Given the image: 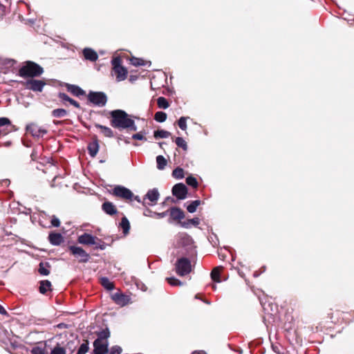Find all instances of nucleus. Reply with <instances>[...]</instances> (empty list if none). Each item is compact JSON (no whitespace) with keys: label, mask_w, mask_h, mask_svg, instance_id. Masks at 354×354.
Returning a JSON list of instances; mask_svg holds the SVG:
<instances>
[{"label":"nucleus","mask_w":354,"mask_h":354,"mask_svg":"<svg viewBox=\"0 0 354 354\" xmlns=\"http://www.w3.org/2000/svg\"><path fill=\"white\" fill-rule=\"evenodd\" d=\"M187 189L183 183H178L172 188V194L178 199L183 200L187 196Z\"/></svg>","instance_id":"nucleus-9"},{"label":"nucleus","mask_w":354,"mask_h":354,"mask_svg":"<svg viewBox=\"0 0 354 354\" xmlns=\"http://www.w3.org/2000/svg\"><path fill=\"white\" fill-rule=\"evenodd\" d=\"M51 283L48 280H43L40 281L39 292L41 294H45L48 290H50Z\"/></svg>","instance_id":"nucleus-26"},{"label":"nucleus","mask_w":354,"mask_h":354,"mask_svg":"<svg viewBox=\"0 0 354 354\" xmlns=\"http://www.w3.org/2000/svg\"><path fill=\"white\" fill-rule=\"evenodd\" d=\"M177 245L190 250L193 247L192 238L186 233H180L176 238Z\"/></svg>","instance_id":"nucleus-7"},{"label":"nucleus","mask_w":354,"mask_h":354,"mask_svg":"<svg viewBox=\"0 0 354 354\" xmlns=\"http://www.w3.org/2000/svg\"><path fill=\"white\" fill-rule=\"evenodd\" d=\"M200 223V219L198 218H191V219H188L187 221H184L183 223H182V226L185 227V228H188L190 227V225H194V226H197Z\"/></svg>","instance_id":"nucleus-27"},{"label":"nucleus","mask_w":354,"mask_h":354,"mask_svg":"<svg viewBox=\"0 0 354 354\" xmlns=\"http://www.w3.org/2000/svg\"><path fill=\"white\" fill-rule=\"evenodd\" d=\"M0 314L1 315H6V310L4 309V308L0 305Z\"/></svg>","instance_id":"nucleus-53"},{"label":"nucleus","mask_w":354,"mask_h":354,"mask_svg":"<svg viewBox=\"0 0 354 354\" xmlns=\"http://www.w3.org/2000/svg\"><path fill=\"white\" fill-rule=\"evenodd\" d=\"M170 199H171L170 197H167V198H166V201H169V200H170Z\"/></svg>","instance_id":"nucleus-56"},{"label":"nucleus","mask_w":354,"mask_h":354,"mask_svg":"<svg viewBox=\"0 0 354 354\" xmlns=\"http://www.w3.org/2000/svg\"><path fill=\"white\" fill-rule=\"evenodd\" d=\"M170 136V133L165 130H157L154 131L155 138H167Z\"/></svg>","instance_id":"nucleus-32"},{"label":"nucleus","mask_w":354,"mask_h":354,"mask_svg":"<svg viewBox=\"0 0 354 354\" xmlns=\"http://www.w3.org/2000/svg\"><path fill=\"white\" fill-rule=\"evenodd\" d=\"M110 336V333L108 329L103 330L97 334V338L100 339L101 342H107L106 339Z\"/></svg>","instance_id":"nucleus-36"},{"label":"nucleus","mask_w":354,"mask_h":354,"mask_svg":"<svg viewBox=\"0 0 354 354\" xmlns=\"http://www.w3.org/2000/svg\"><path fill=\"white\" fill-rule=\"evenodd\" d=\"M44 73V69L39 64L33 62H27L19 71V76L22 77H38Z\"/></svg>","instance_id":"nucleus-2"},{"label":"nucleus","mask_w":354,"mask_h":354,"mask_svg":"<svg viewBox=\"0 0 354 354\" xmlns=\"http://www.w3.org/2000/svg\"><path fill=\"white\" fill-rule=\"evenodd\" d=\"M154 119L158 122H163L167 119V114L162 111H158L154 115Z\"/></svg>","instance_id":"nucleus-38"},{"label":"nucleus","mask_w":354,"mask_h":354,"mask_svg":"<svg viewBox=\"0 0 354 354\" xmlns=\"http://www.w3.org/2000/svg\"><path fill=\"white\" fill-rule=\"evenodd\" d=\"M157 104L160 109H167L169 106L168 101L164 97H159L157 99Z\"/></svg>","instance_id":"nucleus-33"},{"label":"nucleus","mask_w":354,"mask_h":354,"mask_svg":"<svg viewBox=\"0 0 354 354\" xmlns=\"http://www.w3.org/2000/svg\"><path fill=\"white\" fill-rule=\"evenodd\" d=\"M135 198V200H136V201H137L138 202H140V199L139 196H135V198Z\"/></svg>","instance_id":"nucleus-55"},{"label":"nucleus","mask_w":354,"mask_h":354,"mask_svg":"<svg viewBox=\"0 0 354 354\" xmlns=\"http://www.w3.org/2000/svg\"><path fill=\"white\" fill-rule=\"evenodd\" d=\"M27 132L30 133L33 137L40 138L46 134L48 131L46 128L39 126L37 124L32 123L26 126Z\"/></svg>","instance_id":"nucleus-6"},{"label":"nucleus","mask_w":354,"mask_h":354,"mask_svg":"<svg viewBox=\"0 0 354 354\" xmlns=\"http://www.w3.org/2000/svg\"><path fill=\"white\" fill-rule=\"evenodd\" d=\"M46 83L42 80L31 79L26 82L27 88L36 92H41Z\"/></svg>","instance_id":"nucleus-10"},{"label":"nucleus","mask_w":354,"mask_h":354,"mask_svg":"<svg viewBox=\"0 0 354 354\" xmlns=\"http://www.w3.org/2000/svg\"><path fill=\"white\" fill-rule=\"evenodd\" d=\"M50 354H66V349L57 344L50 351Z\"/></svg>","instance_id":"nucleus-37"},{"label":"nucleus","mask_w":354,"mask_h":354,"mask_svg":"<svg viewBox=\"0 0 354 354\" xmlns=\"http://www.w3.org/2000/svg\"><path fill=\"white\" fill-rule=\"evenodd\" d=\"M111 64L113 65V69L120 67L122 66L121 59L119 57H114L111 61Z\"/></svg>","instance_id":"nucleus-47"},{"label":"nucleus","mask_w":354,"mask_h":354,"mask_svg":"<svg viewBox=\"0 0 354 354\" xmlns=\"http://www.w3.org/2000/svg\"><path fill=\"white\" fill-rule=\"evenodd\" d=\"M88 341H86L80 345L77 354H86L88 352Z\"/></svg>","instance_id":"nucleus-42"},{"label":"nucleus","mask_w":354,"mask_h":354,"mask_svg":"<svg viewBox=\"0 0 354 354\" xmlns=\"http://www.w3.org/2000/svg\"><path fill=\"white\" fill-rule=\"evenodd\" d=\"M55 124H59V123H60V122H59V121H57V122H55Z\"/></svg>","instance_id":"nucleus-58"},{"label":"nucleus","mask_w":354,"mask_h":354,"mask_svg":"<svg viewBox=\"0 0 354 354\" xmlns=\"http://www.w3.org/2000/svg\"><path fill=\"white\" fill-rule=\"evenodd\" d=\"M46 343H40L39 345L34 346L32 350V354H48V351L46 349Z\"/></svg>","instance_id":"nucleus-23"},{"label":"nucleus","mask_w":354,"mask_h":354,"mask_svg":"<svg viewBox=\"0 0 354 354\" xmlns=\"http://www.w3.org/2000/svg\"><path fill=\"white\" fill-rule=\"evenodd\" d=\"M111 298L118 305L121 306L127 305L131 299L129 296L120 292H115L113 294Z\"/></svg>","instance_id":"nucleus-13"},{"label":"nucleus","mask_w":354,"mask_h":354,"mask_svg":"<svg viewBox=\"0 0 354 354\" xmlns=\"http://www.w3.org/2000/svg\"><path fill=\"white\" fill-rule=\"evenodd\" d=\"M122 349L119 346H114L111 347L109 354H121Z\"/></svg>","instance_id":"nucleus-48"},{"label":"nucleus","mask_w":354,"mask_h":354,"mask_svg":"<svg viewBox=\"0 0 354 354\" xmlns=\"http://www.w3.org/2000/svg\"><path fill=\"white\" fill-rule=\"evenodd\" d=\"M88 153L91 157H95L99 151V145L97 140L90 143L88 146Z\"/></svg>","instance_id":"nucleus-22"},{"label":"nucleus","mask_w":354,"mask_h":354,"mask_svg":"<svg viewBox=\"0 0 354 354\" xmlns=\"http://www.w3.org/2000/svg\"><path fill=\"white\" fill-rule=\"evenodd\" d=\"M111 117V125L119 129H129L136 131L137 127L133 120L123 110L117 109L110 112Z\"/></svg>","instance_id":"nucleus-1"},{"label":"nucleus","mask_w":354,"mask_h":354,"mask_svg":"<svg viewBox=\"0 0 354 354\" xmlns=\"http://www.w3.org/2000/svg\"><path fill=\"white\" fill-rule=\"evenodd\" d=\"M192 271V265L187 258H180L176 263V272L180 276H185Z\"/></svg>","instance_id":"nucleus-3"},{"label":"nucleus","mask_w":354,"mask_h":354,"mask_svg":"<svg viewBox=\"0 0 354 354\" xmlns=\"http://www.w3.org/2000/svg\"><path fill=\"white\" fill-rule=\"evenodd\" d=\"M68 249L75 257L79 259L80 262L86 263L88 261L89 254L81 247L71 245Z\"/></svg>","instance_id":"nucleus-5"},{"label":"nucleus","mask_w":354,"mask_h":354,"mask_svg":"<svg viewBox=\"0 0 354 354\" xmlns=\"http://www.w3.org/2000/svg\"><path fill=\"white\" fill-rule=\"evenodd\" d=\"M95 127L100 129L101 130L102 133H103L106 137L112 138L113 136V131L108 127L103 126L99 124H95Z\"/></svg>","instance_id":"nucleus-25"},{"label":"nucleus","mask_w":354,"mask_h":354,"mask_svg":"<svg viewBox=\"0 0 354 354\" xmlns=\"http://www.w3.org/2000/svg\"><path fill=\"white\" fill-rule=\"evenodd\" d=\"M159 196L160 194L157 189L154 188L149 190L143 198V205H146V199H148L151 202V203H148L149 205H155L159 198Z\"/></svg>","instance_id":"nucleus-12"},{"label":"nucleus","mask_w":354,"mask_h":354,"mask_svg":"<svg viewBox=\"0 0 354 354\" xmlns=\"http://www.w3.org/2000/svg\"><path fill=\"white\" fill-rule=\"evenodd\" d=\"M157 168L162 170L167 165V161L162 156H158L156 157Z\"/></svg>","instance_id":"nucleus-30"},{"label":"nucleus","mask_w":354,"mask_h":354,"mask_svg":"<svg viewBox=\"0 0 354 354\" xmlns=\"http://www.w3.org/2000/svg\"><path fill=\"white\" fill-rule=\"evenodd\" d=\"M50 267L48 262H41L39 265L38 272L41 275L48 276L50 274Z\"/></svg>","instance_id":"nucleus-21"},{"label":"nucleus","mask_w":354,"mask_h":354,"mask_svg":"<svg viewBox=\"0 0 354 354\" xmlns=\"http://www.w3.org/2000/svg\"><path fill=\"white\" fill-rule=\"evenodd\" d=\"M67 91L76 97L84 95L85 92L80 87L73 84H66Z\"/></svg>","instance_id":"nucleus-17"},{"label":"nucleus","mask_w":354,"mask_h":354,"mask_svg":"<svg viewBox=\"0 0 354 354\" xmlns=\"http://www.w3.org/2000/svg\"><path fill=\"white\" fill-rule=\"evenodd\" d=\"M113 71L116 74V80L118 82L123 81L127 78V70L124 67H117L114 68Z\"/></svg>","instance_id":"nucleus-19"},{"label":"nucleus","mask_w":354,"mask_h":354,"mask_svg":"<svg viewBox=\"0 0 354 354\" xmlns=\"http://www.w3.org/2000/svg\"><path fill=\"white\" fill-rule=\"evenodd\" d=\"M131 64L135 66H145V61L140 58L132 57L130 59Z\"/></svg>","instance_id":"nucleus-44"},{"label":"nucleus","mask_w":354,"mask_h":354,"mask_svg":"<svg viewBox=\"0 0 354 354\" xmlns=\"http://www.w3.org/2000/svg\"><path fill=\"white\" fill-rule=\"evenodd\" d=\"M162 144H163V142H160L159 145L161 147V146H162Z\"/></svg>","instance_id":"nucleus-57"},{"label":"nucleus","mask_w":354,"mask_h":354,"mask_svg":"<svg viewBox=\"0 0 354 354\" xmlns=\"http://www.w3.org/2000/svg\"><path fill=\"white\" fill-rule=\"evenodd\" d=\"M93 245H95V248L100 249L101 250H103L106 248V243L97 237V240L95 241V243Z\"/></svg>","instance_id":"nucleus-45"},{"label":"nucleus","mask_w":354,"mask_h":354,"mask_svg":"<svg viewBox=\"0 0 354 354\" xmlns=\"http://www.w3.org/2000/svg\"><path fill=\"white\" fill-rule=\"evenodd\" d=\"M49 242L53 245H59L64 241V237L60 233L50 232L48 235Z\"/></svg>","instance_id":"nucleus-15"},{"label":"nucleus","mask_w":354,"mask_h":354,"mask_svg":"<svg viewBox=\"0 0 354 354\" xmlns=\"http://www.w3.org/2000/svg\"><path fill=\"white\" fill-rule=\"evenodd\" d=\"M153 214H156L159 218H163V217H165L167 215V212H162V213H156V212H154Z\"/></svg>","instance_id":"nucleus-52"},{"label":"nucleus","mask_w":354,"mask_h":354,"mask_svg":"<svg viewBox=\"0 0 354 354\" xmlns=\"http://www.w3.org/2000/svg\"><path fill=\"white\" fill-rule=\"evenodd\" d=\"M192 354H205V352L203 351H195Z\"/></svg>","instance_id":"nucleus-54"},{"label":"nucleus","mask_w":354,"mask_h":354,"mask_svg":"<svg viewBox=\"0 0 354 354\" xmlns=\"http://www.w3.org/2000/svg\"><path fill=\"white\" fill-rule=\"evenodd\" d=\"M189 117H180L178 121V127L183 131H185L187 129V120L189 119Z\"/></svg>","instance_id":"nucleus-40"},{"label":"nucleus","mask_w":354,"mask_h":354,"mask_svg":"<svg viewBox=\"0 0 354 354\" xmlns=\"http://www.w3.org/2000/svg\"><path fill=\"white\" fill-rule=\"evenodd\" d=\"M200 205L201 201L199 200L194 201L187 207V209L189 213H194L196 212L197 207Z\"/></svg>","instance_id":"nucleus-35"},{"label":"nucleus","mask_w":354,"mask_h":354,"mask_svg":"<svg viewBox=\"0 0 354 354\" xmlns=\"http://www.w3.org/2000/svg\"><path fill=\"white\" fill-rule=\"evenodd\" d=\"M120 226L123 230L124 234H127L129 233L130 230V223L127 217H123L121 220Z\"/></svg>","instance_id":"nucleus-31"},{"label":"nucleus","mask_w":354,"mask_h":354,"mask_svg":"<svg viewBox=\"0 0 354 354\" xmlns=\"http://www.w3.org/2000/svg\"><path fill=\"white\" fill-rule=\"evenodd\" d=\"M88 100L95 106H104L106 102L107 97L103 92L91 91L88 95Z\"/></svg>","instance_id":"nucleus-4"},{"label":"nucleus","mask_w":354,"mask_h":354,"mask_svg":"<svg viewBox=\"0 0 354 354\" xmlns=\"http://www.w3.org/2000/svg\"><path fill=\"white\" fill-rule=\"evenodd\" d=\"M58 96H59V99H61L63 101L68 102L71 104H72L75 107H76V108L80 107V104L77 101H75L73 99L68 97L66 93H59Z\"/></svg>","instance_id":"nucleus-24"},{"label":"nucleus","mask_w":354,"mask_h":354,"mask_svg":"<svg viewBox=\"0 0 354 354\" xmlns=\"http://www.w3.org/2000/svg\"><path fill=\"white\" fill-rule=\"evenodd\" d=\"M67 111L64 109H56L51 113L52 116L57 118H64L67 115Z\"/></svg>","instance_id":"nucleus-29"},{"label":"nucleus","mask_w":354,"mask_h":354,"mask_svg":"<svg viewBox=\"0 0 354 354\" xmlns=\"http://www.w3.org/2000/svg\"><path fill=\"white\" fill-rule=\"evenodd\" d=\"M171 217L174 220H180L184 218V212L178 207H171L170 209Z\"/></svg>","instance_id":"nucleus-20"},{"label":"nucleus","mask_w":354,"mask_h":354,"mask_svg":"<svg viewBox=\"0 0 354 354\" xmlns=\"http://www.w3.org/2000/svg\"><path fill=\"white\" fill-rule=\"evenodd\" d=\"M186 183L188 185L192 186L194 188H196L198 187V181L196 178L193 176H188L186 178Z\"/></svg>","instance_id":"nucleus-43"},{"label":"nucleus","mask_w":354,"mask_h":354,"mask_svg":"<svg viewBox=\"0 0 354 354\" xmlns=\"http://www.w3.org/2000/svg\"><path fill=\"white\" fill-rule=\"evenodd\" d=\"M167 281L171 286H182L183 283L175 277H168Z\"/></svg>","instance_id":"nucleus-46"},{"label":"nucleus","mask_w":354,"mask_h":354,"mask_svg":"<svg viewBox=\"0 0 354 354\" xmlns=\"http://www.w3.org/2000/svg\"><path fill=\"white\" fill-rule=\"evenodd\" d=\"M102 286L108 290H111L114 288L113 283L107 278L102 277L100 279Z\"/></svg>","instance_id":"nucleus-28"},{"label":"nucleus","mask_w":354,"mask_h":354,"mask_svg":"<svg viewBox=\"0 0 354 354\" xmlns=\"http://www.w3.org/2000/svg\"><path fill=\"white\" fill-rule=\"evenodd\" d=\"M102 210L109 215H114L117 213L115 206L111 202H104L102 205Z\"/></svg>","instance_id":"nucleus-18"},{"label":"nucleus","mask_w":354,"mask_h":354,"mask_svg":"<svg viewBox=\"0 0 354 354\" xmlns=\"http://www.w3.org/2000/svg\"><path fill=\"white\" fill-rule=\"evenodd\" d=\"M172 176L176 179H182L184 177V171L183 169L177 167L173 170Z\"/></svg>","instance_id":"nucleus-39"},{"label":"nucleus","mask_w":354,"mask_h":354,"mask_svg":"<svg viewBox=\"0 0 354 354\" xmlns=\"http://www.w3.org/2000/svg\"><path fill=\"white\" fill-rule=\"evenodd\" d=\"M97 237L90 234L84 233L78 237V243L83 245H91L95 243Z\"/></svg>","instance_id":"nucleus-14"},{"label":"nucleus","mask_w":354,"mask_h":354,"mask_svg":"<svg viewBox=\"0 0 354 354\" xmlns=\"http://www.w3.org/2000/svg\"><path fill=\"white\" fill-rule=\"evenodd\" d=\"M175 142L178 147L182 148L183 149H184L185 151L187 149V142L183 138H180V137L176 138Z\"/></svg>","instance_id":"nucleus-41"},{"label":"nucleus","mask_w":354,"mask_h":354,"mask_svg":"<svg viewBox=\"0 0 354 354\" xmlns=\"http://www.w3.org/2000/svg\"><path fill=\"white\" fill-rule=\"evenodd\" d=\"M83 55L86 59L91 62H95L98 58L97 53L94 50L89 48H85L83 50Z\"/></svg>","instance_id":"nucleus-16"},{"label":"nucleus","mask_w":354,"mask_h":354,"mask_svg":"<svg viewBox=\"0 0 354 354\" xmlns=\"http://www.w3.org/2000/svg\"><path fill=\"white\" fill-rule=\"evenodd\" d=\"M211 277L215 282L219 283L220 280V268L216 267L213 269L211 272Z\"/></svg>","instance_id":"nucleus-34"},{"label":"nucleus","mask_w":354,"mask_h":354,"mask_svg":"<svg viewBox=\"0 0 354 354\" xmlns=\"http://www.w3.org/2000/svg\"><path fill=\"white\" fill-rule=\"evenodd\" d=\"M51 224L53 227H59L60 225L59 219L55 216H53L51 218Z\"/></svg>","instance_id":"nucleus-49"},{"label":"nucleus","mask_w":354,"mask_h":354,"mask_svg":"<svg viewBox=\"0 0 354 354\" xmlns=\"http://www.w3.org/2000/svg\"><path fill=\"white\" fill-rule=\"evenodd\" d=\"M132 138L134 140H147V138H145L141 132L135 133L132 136Z\"/></svg>","instance_id":"nucleus-50"},{"label":"nucleus","mask_w":354,"mask_h":354,"mask_svg":"<svg viewBox=\"0 0 354 354\" xmlns=\"http://www.w3.org/2000/svg\"><path fill=\"white\" fill-rule=\"evenodd\" d=\"M10 121L6 118H0V127H3L6 124H10Z\"/></svg>","instance_id":"nucleus-51"},{"label":"nucleus","mask_w":354,"mask_h":354,"mask_svg":"<svg viewBox=\"0 0 354 354\" xmlns=\"http://www.w3.org/2000/svg\"><path fill=\"white\" fill-rule=\"evenodd\" d=\"M94 354H105L108 352V342H101L100 339H96L93 342Z\"/></svg>","instance_id":"nucleus-11"},{"label":"nucleus","mask_w":354,"mask_h":354,"mask_svg":"<svg viewBox=\"0 0 354 354\" xmlns=\"http://www.w3.org/2000/svg\"><path fill=\"white\" fill-rule=\"evenodd\" d=\"M113 194L115 196L124 199H131L133 197V193L130 189L120 185H118L113 189Z\"/></svg>","instance_id":"nucleus-8"}]
</instances>
